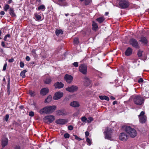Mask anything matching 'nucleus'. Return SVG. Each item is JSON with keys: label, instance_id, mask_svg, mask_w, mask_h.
I'll return each mask as SVG.
<instances>
[{"label": "nucleus", "instance_id": "1", "mask_svg": "<svg viewBox=\"0 0 149 149\" xmlns=\"http://www.w3.org/2000/svg\"><path fill=\"white\" fill-rule=\"evenodd\" d=\"M55 105L47 106L40 109L39 111L40 113H45L46 114H50L54 112L56 109Z\"/></svg>", "mask_w": 149, "mask_h": 149}, {"label": "nucleus", "instance_id": "2", "mask_svg": "<svg viewBox=\"0 0 149 149\" xmlns=\"http://www.w3.org/2000/svg\"><path fill=\"white\" fill-rule=\"evenodd\" d=\"M125 131L132 138H134L137 134L136 130L130 126H126L125 128Z\"/></svg>", "mask_w": 149, "mask_h": 149}, {"label": "nucleus", "instance_id": "3", "mask_svg": "<svg viewBox=\"0 0 149 149\" xmlns=\"http://www.w3.org/2000/svg\"><path fill=\"white\" fill-rule=\"evenodd\" d=\"M144 99L140 95L135 96L133 98V101L135 104L140 105L144 103Z\"/></svg>", "mask_w": 149, "mask_h": 149}, {"label": "nucleus", "instance_id": "4", "mask_svg": "<svg viewBox=\"0 0 149 149\" xmlns=\"http://www.w3.org/2000/svg\"><path fill=\"white\" fill-rule=\"evenodd\" d=\"M129 43L132 47L136 49H139L140 47L139 42L134 38L130 39Z\"/></svg>", "mask_w": 149, "mask_h": 149}, {"label": "nucleus", "instance_id": "5", "mask_svg": "<svg viewBox=\"0 0 149 149\" xmlns=\"http://www.w3.org/2000/svg\"><path fill=\"white\" fill-rule=\"evenodd\" d=\"M113 130L110 128L107 127L104 132L105 138L107 139H110L111 137V134Z\"/></svg>", "mask_w": 149, "mask_h": 149}, {"label": "nucleus", "instance_id": "6", "mask_svg": "<svg viewBox=\"0 0 149 149\" xmlns=\"http://www.w3.org/2000/svg\"><path fill=\"white\" fill-rule=\"evenodd\" d=\"M79 71L84 75H86L87 73V67L84 64H81L79 67Z\"/></svg>", "mask_w": 149, "mask_h": 149}, {"label": "nucleus", "instance_id": "7", "mask_svg": "<svg viewBox=\"0 0 149 149\" xmlns=\"http://www.w3.org/2000/svg\"><path fill=\"white\" fill-rule=\"evenodd\" d=\"M129 2L125 0H123L119 2V7L121 8H125L129 6Z\"/></svg>", "mask_w": 149, "mask_h": 149}, {"label": "nucleus", "instance_id": "8", "mask_svg": "<svg viewBox=\"0 0 149 149\" xmlns=\"http://www.w3.org/2000/svg\"><path fill=\"white\" fill-rule=\"evenodd\" d=\"M44 119L46 123H51L55 120V117L51 115L47 116L44 117Z\"/></svg>", "mask_w": 149, "mask_h": 149}, {"label": "nucleus", "instance_id": "9", "mask_svg": "<svg viewBox=\"0 0 149 149\" xmlns=\"http://www.w3.org/2000/svg\"><path fill=\"white\" fill-rule=\"evenodd\" d=\"M144 114L145 112L142 111L138 116L140 122L142 123H145L146 120V117Z\"/></svg>", "mask_w": 149, "mask_h": 149}, {"label": "nucleus", "instance_id": "10", "mask_svg": "<svg viewBox=\"0 0 149 149\" xmlns=\"http://www.w3.org/2000/svg\"><path fill=\"white\" fill-rule=\"evenodd\" d=\"M78 87L72 85L65 88L66 90L69 92L73 93L77 91Z\"/></svg>", "mask_w": 149, "mask_h": 149}, {"label": "nucleus", "instance_id": "11", "mask_svg": "<svg viewBox=\"0 0 149 149\" xmlns=\"http://www.w3.org/2000/svg\"><path fill=\"white\" fill-rule=\"evenodd\" d=\"M63 93L61 92H57L55 93L53 97L54 100H57L61 98L63 96Z\"/></svg>", "mask_w": 149, "mask_h": 149}, {"label": "nucleus", "instance_id": "12", "mask_svg": "<svg viewBox=\"0 0 149 149\" xmlns=\"http://www.w3.org/2000/svg\"><path fill=\"white\" fill-rule=\"evenodd\" d=\"M64 79L67 83L70 84L72 81L73 77L71 75L66 74L64 77Z\"/></svg>", "mask_w": 149, "mask_h": 149}, {"label": "nucleus", "instance_id": "13", "mask_svg": "<svg viewBox=\"0 0 149 149\" xmlns=\"http://www.w3.org/2000/svg\"><path fill=\"white\" fill-rule=\"evenodd\" d=\"M55 122L57 124L63 125L68 122V120L65 119H59L57 120Z\"/></svg>", "mask_w": 149, "mask_h": 149}, {"label": "nucleus", "instance_id": "14", "mask_svg": "<svg viewBox=\"0 0 149 149\" xmlns=\"http://www.w3.org/2000/svg\"><path fill=\"white\" fill-rule=\"evenodd\" d=\"M128 137V136L125 133L123 132L120 134V139L121 140L125 141L127 140Z\"/></svg>", "mask_w": 149, "mask_h": 149}, {"label": "nucleus", "instance_id": "15", "mask_svg": "<svg viewBox=\"0 0 149 149\" xmlns=\"http://www.w3.org/2000/svg\"><path fill=\"white\" fill-rule=\"evenodd\" d=\"M54 86L56 88L59 89L63 88L64 84L61 82H57L54 84Z\"/></svg>", "mask_w": 149, "mask_h": 149}, {"label": "nucleus", "instance_id": "16", "mask_svg": "<svg viewBox=\"0 0 149 149\" xmlns=\"http://www.w3.org/2000/svg\"><path fill=\"white\" fill-rule=\"evenodd\" d=\"M83 79L84 80V83L85 85L87 86L91 84V81L86 76H84Z\"/></svg>", "mask_w": 149, "mask_h": 149}, {"label": "nucleus", "instance_id": "17", "mask_svg": "<svg viewBox=\"0 0 149 149\" xmlns=\"http://www.w3.org/2000/svg\"><path fill=\"white\" fill-rule=\"evenodd\" d=\"M139 41L142 44L145 45H146L147 44L148 42V40L147 38L143 36H142L141 38Z\"/></svg>", "mask_w": 149, "mask_h": 149}, {"label": "nucleus", "instance_id": "18", "mask_svg": "<svg viewBox=\"0 0 149 149\" xmlns=\"http://www.w3.org/2000/svg\"><path fill=\"white\" fill-rule=\"evenodd\" d=\"M132 52V49L131 47H128L125 52V55L127 56L130 55Z\"/></svg>", "mask_w": 149, "mask_h": 149}, {"label": "nucleus", "instance_id": "19", "mask_svg": "<svg viewBox=\"0 0 149 149\" xmlns=\"http://www.w3.org/2000/svg\"><path fill=\"white\" fill-rule=\"evenodd\" d=\"M49 91V90L47 88H44L41 89L40 91V94L42 95H46Z\"/></svg>", "mask_w": 149, "mask_h": 149}, {"label": "nucleus", "instance_id": "20", "mask_svg": "<svg viewBox=\"0 0 149 149\" xmlns=\"http://www.w3.org/2000/svg\"><path fill=\"white\" fill-rule=\"evenodd\" d=\"M8 139L7 138H4L1 141V145L3 147L6 146L8 143Z\"/></svg>", "mask_w": 149, "mask_h": 149}, {"label": "nucleus", "instance_id": "21", "mask_svg": "<svg viewBox=\"0 0 149 149\" xmlns=\"http://www.w3.org/2000/svg\"><path fill=\"white\" fill-rule=\"evenodd\" d=\"M70 105L74 107H78L79 106V103L76 101H73L70 104Z\"/></svg>", "mask_w": 149, "mask_h": 149}, {"label": "nucleus", "instance_id": "22", "mask_svg": "<svg viewBox=\"0 0 149 149\" xmlns=\"http://www.w3.org/2000/svg\"><path fill=\"white\" fill-rule=\"evenodd\" d=\"M142 95L143 98H148L149 97V92L146 91H143L142 93Z\"/></svg>", "mask_w": 149, "mask_h": 149}, {"label": "nucleus", "instance_id": "23", "mask_svg": "<svg viewBox=\"0 0 149 149\" xmlns=\"http://www.w3.org/2000/svg\"><path fill=\"white\" fill-rule=\"evenodd\" d=\"M9 13L10 15L12 17L16 16V15L15 13L14 10L13 8H10Z\"/></svg>", "mask_w": 149, "mask_h": 149}, {"label": "nucleus", "instance_id": "24", "mask_svg": "<svg viewBox=\"0 0 149 149\" xmlns=\"http://www.w3.org/2000/svg\"><path fill=\"white\" fill-rule=\"evenodd\" d=\"M92 26L93 30L96 31L98 28V26L97 24L94 22H93Z\"/></svg>", "mask_w": 149, "mask_h": 149}, {"label": "nucleus", "instance_id": "25", "mask_svg": "<svg viewBox=\"0 0 149 149\" xmlns=\"http://www.w3.org/2000/svg\"><path fill=\"white\" fill-rule=\"evenodd\" d=\"M99 97L100 98L101 100H105L107 101L109 100V98L106 96H99Z\"/></svg>", "mask_w": 149, "mask_h": 149}, {"label": "nucleus", "instance_id": "26", "mask_svg": "<svg viewBox=\"0 0 149 149\" xmlns=\"http://www.w3.org/2000/svg\"><path fill=\"white\" fill-rule=\"evenodd\" d=\"M105 18L103 17H101L96 19V20L100 23H102L104 20Z\"/></svg>", "mask_w": 149, "mask_h": 149}, {"label": "nucleus", "instance_id": "27", "mask_svg": "<svg viewBox=\"0 0 149 149\" xmlns=\"http://www.w3.org/2000/svg\"><path fill=\"white\" fill-rule=\"evenodd\" d=\"M52 100V97L51 95L48 96L47 98L45 100V103H49Z\"/></svg>", "mask_w": 149, "mask_h": 149}, {"label": "nucleus", "instance_id": "28", "mask_svg": "<svg viewBox=\"0 0 149 149\" xmlns=\"http://www.w3.org/2000/svg\"><path fill=\"white\" fill-rule=\"evenodd\" d=\"M27 72L26 70H24L21 72L20 75L22 78H24L25 77V73Z\"/></svg>", "mask_w": 149, "mask_h": 149}, {"label": "nucleus", "instance_id": "29", "mask_svg": "<svg viewBox=\"0 0 149 149\" xmlns=\"http://www.w3.org/2000/svg\"><path fill=\"white\" fill-rule=\"evenodd\" d=\"M56 35L58 36L60 34H63V31L61 29L60 30H56Z\"/></svg>", "mask_w": 149, "mask_h": 149}, {"label": "nucleus", "instance_id": "30", "mask_svg": "<svg viewBox=\"0 0 149 149\" xmlns=\"http://www.w3.org/2000/svg\"><path fill=\"white\" fill-rule=\"evenodd\" d=\"M143 51L140 49L139 50L137 53V55L139 57H141L142 56Z\"/></svg>", "mask_w": 149, "mask_h": 149}, {"label": "nucleus", "instance_id": "31", "mask_svg": "<svg viewBox=\"0 0 149 149\" xmlns=\"http://www.w3.org/2000/svg\"><path fill=\"white\" fill-rule=\"evenodd\" d=\"M51 81V79L49 78H47L45 81V84H49Z\"/></svg>", "mask_w": 149, "mask_h": 149}, {"label": "nucleus", "instance_id": "32", "mask_svg": "<svg viewBox=\"0 0 149 149\" xmlns=\"http://www.w3.org/2000/svg\"><path fill=\"white\" fill-rule=\"evenodd\" d=\"M79 43V39L78 38H74V43L75 44H78Z\"/></svg>", "mask_w": 149, "mask_h": 149}, {"label": "nucleus", "instance_id": "33", "mask_svg": "<svg viewBox=\"0 0 149 149\" xmlns=\"http://www.w3.org/2000/svg\"><path fill=\"white\" fill-rule=\"evenodd\" d=\"M34 15L35 17L37 20H39L41 19V17L40 15L37 14H35Z\"/></svg>", "mask_w": 149, "mask_h": 149}, {"label": "nucleus", "instance_id": "34", "mask_svg": "<svg viewBox=\"0 0 149 149\" xmlns=\"http://www.w3.org/2000/svg\"><path fill=\"white\" fill-rule=\"evenodd\" d=\"M92 1V0H85L84 4L86 5H89Z\"/></svg>", "mask_w": 149, "mask_h": 149}, {"label": "nucleus", "instance_id": "35", "mask_svg": "<svg viewBox=\"0 0 149 149\" xmlns=\"http://www.w3.org/2000/svg\"><path fill=\"white\" fill-rule=\"evenodd\" d=\"M9 8V6L7 4H6L4 7V10L5 11H7Z\"/></svg>", "mask_w": 149, "mask_h": 149}, {"label": "nucleus", "instance_id": "36", "mask_svg": "<svg viewBox=\"0 0 149 149\" xmlns=\"http://www.w3.org/2000/svg\"><path fill=\"white\" fill-rule=\"evenodd\" d=\"M86 141L88 143V145L90 146L91 144V141L90 139L87 137L86 138Z\"/></svg>", "mask_w": 149, "mask_h": 149}, {"label": "nucleus", "instance_id": "37", "mask_svg": "<svg viewBox=\"0 0 149 149\" xmlns=\"http://www.w3.org/2000/svg\"><path fill=\"white\" fill-rule=\"evenodd\" d=\"M93 120V118L91 117H89L88 118V120H87V122L88 123H90Z\"/></svg>", "mask_w": 149, "mask_h": 149}, {"label": "nucleus", "instance_id": "38", "mask_svg": "<svg viewBox=\"0 0 149 149\" xmlns=\"http://www.w3.org/2000/svg\"><path fill=\"white\" fill-rule=\"evenodd\" d=\"M38 10H42L45 9V6L43 5H42L39 6L38 8Z\"/></svg>", "mask_w": 149, "mask_h": 149}, {"label": "nucleus", "instance_id": "39", "mask_svg": "<svg viewBox=\"0 0 149 149\" xmlns=\"http://www.w3.org/2000/svg\"><path fill=\"white\" fill-rule=\"evenodd\" d=\"M81 120L83 122L87 121V118L85 116H83L81 118Z\"/></svg>", "mask_w": 149, "mask_h": 149}, {"label": "nucleus", "instance_id": "40", "mask_svg": "<svg viewBox=\"0 0 149 149\" xmlns=\"http://www.w3.org/2000/svg\"><path fill=\"white\" fill-rule=\"evenodd\" d=\"M9 118V115L8 114H6L4 118V120L7 122L8 121Z\"/></svg>", "mask_w": 149, "mask_h": 149}, {"label": "nucleus", "instance_id": "41", "mask_svg": "<svg viewBox=\"0 0 149 149\" xmlns=\"http://www.w3.org/2000/svg\"><path fill=\"white\" fill-rule=\"evenodd\" d=\"M74 136H75V138L78 141H80V140H81L82 139L78 137L77 136L75 135H74Z\"/></svg>", "mask_w": 149, "mask_h": 149}, {"label": "nucleus", "instance_id": "42", "mask_svg": "<svg viewBox=\"0 0 149 149\" xmlns=\"http://www.w3.org/2000/svg\"><path fill=\"white\" fill-rule=\"evenodd\" d=\"M64 136L65 138H68L70 137V135L68 133H66L64 134Z\"/></svg>", "mask_w": 149, "mask_h": 149}, {"label": "nucleus", "instance_id": "43", "mask_svg": "<svg viewBox=\"0 0 149 149\" xmlns=\"http://www.w3.org/2000/svg\"><path fill=\"white\" fill-rule=\"evenodd\" d=\"M73 127L72 125H69L68 127V129L70 130H72L73 129Z\"/></svg>", "mask_w": 149, "mask_h": 149}, {"label": "nucleus", "instance_id": "44", "mask_svg": "<svg viewBox=\"0 0 149 149\" xmlns=\"http://www.w3.org/2000/svg\"><path fill=\"white\" fill-rule=\"evenodd\" d=\"M29 115L30 116L33 117L34 116V113L33 111L29 112Z\"/></svg>", "mask_w": 149, "mask_h": 149}, {"label": "nucleus", "instance_id": "45", "mask_svg": "<svg viewBox=\"0 0 149 149\" xmlns=\"http://www.w3.org/2000/svg\"><path fill=\"white\" fill-rule=\"evenodd\" d=\"M73 65L75 67H77L78 66V63L77 62H75L74 63Z\"/></svg>", "mask_w": 149, "mask_h": 149}, {"label": "nucleus", "instance_id": "46", "mask_svg": "<svg viewBox=\"0 0 149 149\" xmlns=\"http://www.w3.org/2000/svg\"><path fill=\"white\" fill-rule=\"evenodd\" d=\"M20 66L21 68H23L24 66V63L22 62H20Z\"/></svg>", "mask_w": 149, "mask_h": 149}, {"label": "nucleus", "instance_id": "47", "mask_svg": "<svg viewBox=\"0 0 149 149\" xmlns=\"http://www.w3.org/2000/svg\"><path fill=\"white\" fill-rule=\"evenodd\" d=\"M143 81V79L142 78H140L138 80V82L139 83L142 82Z\"/></svg>", "mask_w": 149, "mask_h": 149}, {"label": "nucleus", "instance_id": "48", "mask_svg": "<svg viewBox=\"0 0 149 149\" xmlns=\"http://www.w3.org/2000/svg\"><path fill=\"white\" fill-rule=\"evenodd\" d=\"M1 45L3 47H5V45L4 42L3 41L1 42Z\"/></svg>", "mask_w": 149, "mask_h": 149}, {"label": "nucleus", "instance_id": "49", "mask_svg": "<svg viewBox=\"0 0 149 149\" xmlns=\"http://www.w3.org/2000/svg\"><path fill=\"white\" fill-rule=\"evenodd\" d=\"M26 60L27 61H29L30 60V58L29 56H27L26 57Z\"/></svg>", "mask_w": 149, "mask_h": 149}, {"label": "nucleus", "instance_id": "50", "mask_svg": "<svg viewBox=\"0 0 149 149\" xmlns=\"http://www.w3.org/2000/svg\"><path fill=\"white\" fill-rule=\"evenodd\" d=\"M29 93L31 96H33L34 95V92L31 91L29 92Z\"/></svg>", "mask_w": 149, "mask_h": 149}, {"label": "nucleus", "instance_id": "51", "mask_svg": "<svg viewBox=\"0 0 149 149\" xmlns=\"http://www.w3.org/2000/svg\"><path fill=\"white\" fill-rule=\"evenodd\" d=\"M14 61V59L13 58H12L8 60V61L9 62L11 63L13 62Z\"/></svg>", "mask_w": 149, "mask_h": 149}, {"label": "nucleus", "instance_id": "52", "mask_svg": "<svg viewBox=\"0 0 149 149\" xmlns=\"http://www.w3.org/2000/svg\"><path fill=\"white\" fill-rule=\"evenodd\" d=\"M6 66H7L6 64H5L4 65L3 67V70L4 71L6 70Z\"/></svg>", "mask_w": 149, "mask_h": 149}, {"label": "nucleus", "instance_id": "53", "mask_svg": "<svg viewBox=\"0 0 149 149\" xmlns=\"http://www.w3.org/2000/svg\"><path fill=\"white\" fill-rule=\"evenodd\" d=\"M85 134L86 136H87L89 135V133L88 132L86 131L85 133Z\"/></svg>", "mask_w": 149, "mask_h": 149}, {"label": "nucleus", "instance_id": "54", "mask_svg": "<svg viewBox=\"0 0 149 149\" xmlns=\"http://www.w3.org/2000/svg\"><path fill=\"white\" fill-rule=\"evenodd\" d=\"M31 52L34 54H36V50L35 49H33L32 50Z\"/></svg>", "mask_w": 149, "mask_h": 149}, {"label": "nucleus", "instance_id": "55", "mask_svg": "<svg viewBox=\"0 0 149 149\" xmlns=\"http://www.w3.org/2000/svg\"><path fill=\"white\" fill-rule=\"evenodd\" d=\"M0 14L2 15H4L5 13L3 11H1L0 13Z\"/></svg>", "mask_w": 149, "mask_h": 149}, {"label": "nucleus", "instance_id": "56", "mask_svg": "<svg viewBox=\"0 0 149 149\" xmlns=\"http://www.w3.org/2000/svg\"><path fill=\"white\" fill-rule=\"evenodd\" d=\"M15 149H20V147L19 146H16L15 147Z\"/></svg>", "mask_w": 149, "mask_h": 149}, {"label": "nucleus", "instance_id": "57", "mask_svg": "<svg viewBox=\"0 0 149 149\" xmlns=\"http://www.w3.org/2000/svg\"><path fill=\"white\" fill-rule=\"evenodd\" d=\"M8 88V91H7V93L8 94V95H9L10 94V88Z\"/></svg>", "mask_w": 149, "mask_h": 149}, {"label": "nucleus", "instance_id": "58", "mask_svg": "<svg viewBox=\"0 0 149 149\" xmlns=\"http://www.w3.org/2000/svg\"><path fill=\"white\" fill-rule=\"evenodd\" d=\"M0 52H1L2 53H3V49L0 48Z\"/></svg>", "mask_w": 149, "mask_h": 149}, {"label": "nucleus", "instance_id": "59", "mask_svg": "<svg viewBox=\"0 0 149 149\" xmlns=\"http://www.w3.org/2000/svg\"><path fill=\"white\" fill-rule=\"evenodd\" d=\"M7 37L6 36L4 37V39H3V40H4L5 41H6L7 40Z\"/></svg>", "mask_w": 149, "mask_h": 149}, {"label": "nucleus", "instance_id": "60", "mask_svg": "<svg viewBox=\"0 0 149 149\" xmlns=\"http://www.w3.org/2000/svg\"><path fill=\"white\" fill-rule=\"evenodd\" d=\"M10 78L9 77L8 79V84H9V83H10Z\"/></svg>", "mask_w": 149, "mask_h": 149}, {"label": "nucleus", "instance_id": "61", "mask_svg": "<svg viewBox=\"0 0 149 149\" xmlns=\"http://www.w3.org/2000/svg\"><path fill=\"white\" fill-rule=\"evenodd\" d=\"M7 88H10V83L9 84L8 83Z\"/></svg>", "mask_w": 149, "mask_h": 149}, {"label": "nucleus", "instance_id": "62", "mask_svg": "<svg viewBox=\"0 0 149 149\" xmlns=\"http://www.w3.org/2000/svg\"><path fill=\"white\" fill-rule=\"evenodd\" d=\"M6 36L7 38H10V35L9 34H8L7 35H6Z\"/></svg>", "mask_w": 149, "mask_h": 149}, {"label": "nucleus", "instance_id": "63", "mask_svg": "<svg viewBox=\"0 0 149 149\" xmlns=\"http://www.w3.org/2000/svg\"><path fill=\"white\" fill-rule=\"evenodd\" d=\"M111 98L112 100H114L115 99V98L112 96L111 97Z\"/></svg>", "mask_w": 149, "mask_h": 149}, {"label": "nucleus", "instance_id": "64", "mask_svg": "<svg viewBox=\"0 0 149 149\" xmlns=\"http://www.w3.org/2000/svg\"><path fill=\"white\" fill-rule=\"evenodd\" d=\"M64 1H65V0H58V1H60L61 2H63Z\"/></svg>", "mask_w": 149, "mask_h": 149}]
</instances>
